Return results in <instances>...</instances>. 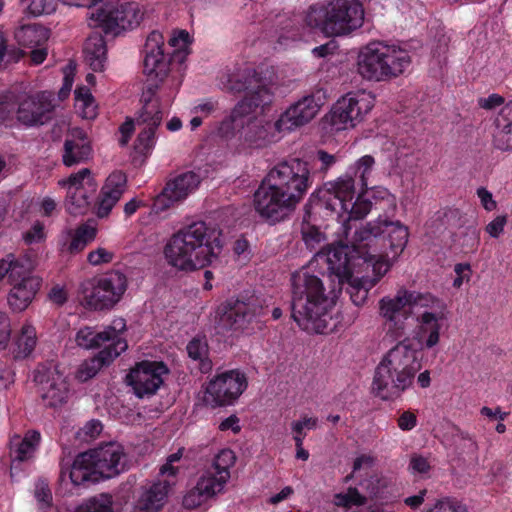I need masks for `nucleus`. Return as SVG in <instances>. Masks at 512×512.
Returning a JSON list of instances; mask_svg holds the SVG:
<instances>
[{
    "label": "nucleus",
    "mask_w": 512,
    "mask_h": 512,
    "mask_svg": "<svg viewBox=\"0 0 512 512\" xmlns=\"http://www.w3.org/2000/svg\"><path fill=\"white\" fill-rule=\"evenodd\" d=\"M345 235L348 244L328 247L324 254L329 270L343 284L354 273H360L364 265L370 266V286H375L404 251L409 231L399 221L378 217L358 226L351 236L349 230Z\"/></svg>",
    "instance_id": "f257e3e1"
},
{
    "label": "nucleus",
    "mask_w": 512,
    "mask_h": 512,
    "mask_svg": "<svg viewBox=\"0 0 512 512\" xmlns=\"http://www.w3.org/2000/svg\"><path fill=\"white\" fill-rule=\"evenodd\" d=\"M223 247L222 231L205 222H193L174 233L164 247L169 265L180 271H195L217 260Z\"/></svg>",
    "instance_id": "f03ea898"
},
{
    "label": "nucleus",
    "mask_w": 512,
    "mask_h": 512,
    "mask_svg": "<svg viewBox=\"0 0 512 512\" xmlns=\"http://www.w3.org/2000/svg\"><path fill=\"white\" fill-rule=\"evenodd\" d=\"M292 286L293 318L301 329L316 334L332 330L330 321L335 295L326 292L322 280L306 271H298L292 276Z\"/></svg>",
    "instance_id": "7ed1b4c3"
},
{
    "label": "nucleus",
    "mask_w": 512,
    "mask_h": 512,
    "mask_svg": "<svg viewBox=\"0 0 512 512\" xmlns=\"http://www.w3.org/2000/svg\"><path fill=\"white\" fill-rule=\"evenodd\" d=\"M422 368L421 351L404 338L389 349L378 364L373 383V392L383 400L399 397L409 389Z\"/></svg>",
    "instance_id": "20e7f679"
},
{
    "label": "nucleus",
    "mask_w": 512,
    "mask_h": 512,
    "mask_svg": "<svg viewBox=\"0 0 512 512\" xmlns=\"http://www.w3.org/2000/svg\"><path fill=\"white\" fill-rule=\"evenodd\" d=\"M53 94L32 92L20 86L0 91V124L24 127L43 125L53 111Z\"/></svg>",
    "instance_id": "39448f33"
},
{
    "label": "nucleus",
    "mask_w": 512,
    "mask_h": 512,
    "mask_svg": "<svg viewBox=\"0 0 512 512\" xmlns=\"http://www.w3.org/2000/svg\"><path fill=\"white\" fill-rule=\"evenodd\" d=\"M317 197L321 208L343 224L346 234L350 230V221L364 219L372 209V202L365 197L364 191L356 192V182L349 174L324 183L318 189Z\"/></svg>",
    "instance_id": "423d86ee"
},
{
    "label": "nucleus",
    "mask_w": 512,
    "mask_h": 512,
    "mask_svg": "<svg viewBox=\"0 0 512 512\" xmlns=\"http://www.w3.org/2000/svg\"><path fill=\"white\" fill-rule=\"evenodd\" d=\"M364 8L358 1L334 0L323 6H311L306 24L327 36H346L364 23Z\"/></svg>",
    "instance_id": "0eeeda50"
},
{
    "label": "nucleus",
    "mask_w": 512,
    "mask_h": 512,
    "mask_svg": "<svg viewBox=\"0 0 512 512\" xmlns=\"http://www.w3.org/2000/svg\"><path fill=\"white\" fill-rule=\"evenodd\" d=\"M143 72L151 82L148 86L158 88L167 105L176 97L182 80L171 74V54L165 52V38L159 31H152L143 49Z\"/></svg>",
    "instance_id": "6e6552de"
},
{
    "label": "nucleus",
    "mask_w": 512,
    "mask_h": 512,
    "mask_svg": "<svg viewBox=\"0 0 512 512\" xmlns=\"http://www.w3.org/2000/svg\"><path fill=\"white\" fill-rule=\"evenodd\" d=\"M8 277L11 285L8 303L15 311L25 310L38 292L41 279L33 274L31 263L12 254L0 259V281Z\"/></svg>",
    "instance_id": "1a4fd4ad"
},
{
    "label": "nucleus",
    "mask_w": 512,
    "mask_h": 512,
    "mask_svg": "<svg viewBox=\"0 0 512 512\" xmlns=\"http://www.w3.org/2000/svg\"><path fill=\"white\" fill-rule=\"evenodd\" d=\"M419 310L415 317L417 325L410 339L420 346V351L431 350L440 344L450 313L446 303L432 293H429Z\"/></svg>",
    "instance_id": "9d476101"
},
{
    "label": "nucleus",
    "mask_w": 512,
    "mask_h": 512,
    "mask_svg": "<svg viewBox=\"0 0 512 512\" xmlns=\"http://www.w3.org/2000/svg\"><path fill=\"white\" fill-rule=\"evenodd\" d=\"M224 88L234 91H247L242 101H248L254 107L265 105L272 99L273 91L278 85V77L273 70L258 74L251 68L237 69L233 73L223 75Z\"/></svg>",
    "instance_id": "9b49d317"
},
{
    "label": "nucleus",
    "mask_w": 512,
    "mask_h": 512,
    "mask_svg": "<svg viewBox=\"0 0 512 512\" xmlns=\"http://www.w3.org/2000/svg\"><path fill=\"white\" fill-rule=\"evenodd\" d=\"M279 190L300 203L312 185L309 164L299 158H293L274 166L266 178Z\"/></svg>",
    "instance_id": "f8f14e48"
},
{
    "label": "nucleus",
    "mask_w": 512,
    "mask_h": 512,
    "mask_svg": "<svg viewBox=\"0 0 512 512\" xmlns=\"http://www.w3.org/2000/svg\"><path fill=\"white\" fill-rule=\"evenodd\" d=\"M57 184L66 191L63 202L66 212L73 216L86 214L97 189L92 171L89 168H82L59 179Z\"/></svg>",
    "instance_id": "ddd939ff"
},
{
    "label": "nucleus",
    "mask_w": 512,
    "mask_h": 512,
    "mask_svg": "<svg viewBox=\"0 0 512 512\" xmlns=\"http://www.w3.org/2000/svg\"><path fill=\"white\" fill-rule=\"evenodd\" d=\"M145 15L144 7L136 2L115 8H99L89 17L91 27H101L106 32L118 33L140 25Z\"/></svg>",
    "instance_id": "4468645a"
},
{
    "label": "nucleus",
    "mask_w": 512,
    "mask_h": 512,
    "mask_svg": "<svg viewBox=\"0 0 512 512\" xmlns=\"http://www.w3.org/2000/svg\"><path fill=\"white\" fill-rule=\"evenodd\" d=\"M247 388V378L239 370H230L211 379L204 391L205 405L216 408L233 404Z\"/></svg>",
    "instance_id": "2eb2a0df"
},
{
    "label": "nucleus",
    "mask_w": 512,
    "mask_h": 512,
    "mask_svg": "<svg viewBox=\"0 0 512 512\" xmlns=\"http://www.w3.org/2000/svg\"><path fill=\"white\" fill-rule=\"evenodd\" d=\"M298 203L284 191L279 190L267 179L259 186L254 194V208L259 216L271 223H276L288 217Z\"/></svg>",
    "instance_id": "dca6fc26"
},
{
    "label": "nucleus",
    "mask_w": 512,
    "mask_h": 512,
    "mask_svg": "<svg viewBox=\"0 0 512 512\" xmlns=\"http://www.w3.org/2000/svg\"><path fill=\"white\" fill-rule=\"evenodd\" d=\"M430 292H419L400 288L394 296H385L379 300V314L386 321L391 323L389 331L396 337L405 333L404 321L397 320L399 313L405 308H420Z\"/></svg>",
    "instance_id": "f3484780"
},
{
    "label": "nucleus",
    "mask_w": 512,
    "mask_h": 512,
    "mask_svg": "<svg viewBox=\"0 0 512 512\" xmlns=\"http://www.w3.org/2000/svg\"><path fill=\"white\" fill-rule=\"evenodd\" d=\"M324 101L320 95H306L290 105L278 118L274 128L278 133H287L306 125L319 113Z\"/></svg>",
    "instance_id": "a211bd4d"
},
{
    "label": "nucleus",
    "mask_w": 512,
    "mask_h": 512,
    "mask_svg": "<svg viewBox=\"0 0 512 512\" xmlns=\"http://www.w3.org/2000/svg\"><path fill=\"white\" fill-rule=\"evenodd\" d=\"M167 373L168 369L162 362L142 361L130 371L127 380L135 394L142 398L156 393Z\"/></svg>",
    "instance_id": "6ab92c4d"
},
{
    "label": "nucleus",
    "mask_w": 512,
    "mask_h": 512,
    "mask_svg": "<svg viewBox=\"0 0 512 512\" xmlns=\"http://www.w3.org/2000/svg\"><path fill=\"white\" fill-rule=\"evenodd\" d=\"M126 330L125 319L115 318L103 330L85 326L80 328L75 335V343L78 347L91 350L97 349L105 343H110L106 348H114L118 341H125L121 335Z\"/></svg>",
    "instance_id": "aec40b11"
},
{
    "label": "nucleus",
    "mask_w": 512,
    "mask_h": 512,
    "mask_svg": "<svg viewBox=\"0 0 512 512\" xmlns=\"http://www.w3.org/2000/svg\"><path fill=\"white\" fill-rule=\"evenodd\" d=\"M86 453L98 480L112 478L124 470V450L117 443H108Z\"/></svg>",
    "instance_id": "412c9836"
},
{
    "label": "nucleus",
    "mask_w": 512,
    "mask_h": 512,
    "mask_svg": "<svg viewBox=\"0 0 512 512\" xmlns=\"http://www.w3.org/2000/svg\"><path fill=\"white\" fill-rule=\"evenodd\" d=\"M220 325L232 330H245L256 318L264 314V309L257 301H234L219 309Z\"/></svg>",
    "instance_id": "4be33fe9"
},
{
    "label": "nucleus",
    "mask_w": 512,
    "mask_h": 512,
    "mask_svg": "<svg viewBox=\"0 0 512 512\" xmlns=\"http://www.w3.org/2000/svg\"><path fill=\"white\" fill-rule=\"evenodd\" d=\"M200 179L194 172H187L168 182L163 191L154 199L152 210L160 213L174 203L185 199L196 190Z\"/></svg>",
    "instance_id": "5701e85b"
},
{
    "label": "nucleus",
    "mask_w": 512,
    "mask_h": 512,
    "mask_svg": "<svg viewBox=\"0 0 512 512\" xmlns=\"http://www.w3.org/2000/svg\"><path fill=\"white\" fill-rule=\"evenodd\" d=\"M41 398L47 406L58 407L67 402L70 389L67 377L57 369H49L37 377Z\"/></svg>",
    "instance_id": "b1692460"
},
{
    "label": "nucleus",
    "mask_w": 512,
    "mask_h": 512,
    "mask_svg": "<svg viewBox=\"0 0 512 512\" xmlns=\"http://www.w3.org/2000/svg\"><path fill=\"white\" fill-rule=\"evenodd\" d=\"M383 42H371L361 49L357 60L359 75L369 81H386Z\"/></svg>",
    "instance_id": "393cba45"
},
{
    "label": "nucleus",
    "mask_w": 512,
    "mask_h": 512,
    "mask_svg": "<svg viewBox=\"0 0 512 512\" xmlns=\"http://www.w3.org/2000/svg\"><path fill=\"white\" fill-rule=\"evenodd\" d=\"M92 156L93 149L87 133L79 128L70 129L63 143V164L72 167L89 161Z\"/></svg>",
    "instance_id": "a878e982"
},
{
    "label": "nucleus",
    "mask_w": 512,
    "mask_h": 512,
    "mask_svg": "<svg viewBox=\"0 0 512 512\" xmlns=\"http://www.w3.org/2000/svg\"><path fill=\"white\" fill-rule=\"evenodd\" d=\"M273 142L274 138L269 132V125L255 120L242 127L236 149L238 153L250 154L254 150L263 149Z\"/></svg>",
    "instance_id": "bb28decb"
},
{
    "label": "nucleus",
    "mask_w": 512,
    "mask_h": 512,
    "mask_svg": "<svg viewBox=\"0 0 512 512\" xmlns=\"http://www.w3.org/2000/svg\"><path fill=\"white\" fill-rule=\"evenodd\" d=\"M142 108L136 117L139 125L158 127L161 124L164 110L170 105L165 104L158 88L147 86L141 97Z\"/></svg>",
    "instance_id": "cd10ccee"
},
{
    "label": "nucleus",
    "mask_w": 512,
    "mask_h": 512,
    "mask_svg": "<svg viewBox=\"0 0 512 512\" xmlns=\"http://www.w3.org/2000/svg\"><path fill=\"white\" fill-rule=\"evenodd\" d=\"M127 347L126 341H118L114 348H104L96 356L83 361L79 365L75 374L76 378L81 382L91 379L104 366L110 365Z\"/></svg>",
    "instance_id": "c85d7f7f"
},
{
    "label": "nucleus",
    "mask_w": 512,
    "mask_h": 512,
    "mask_svg": "<svg viewBox=\"0 0 512 512\" xmlns=\"http://www.w3.org/2000/svg\"><path fill=\"white\" fill-rule=\"evenodd\" d=\"M96 481L98 477L86 452L78 455L70 467L61 469L60 483L67 488L69 485L79 487L86 482Z\"/></svg>",
    "instance_id": "c756f323"
},
{
    "label": "nucleus",
    "mask_w": 512,
    "mask_h": 512,
    "mask_svg": "<svg viewBox=\"0 0 512 512\" xmlns=\"http://www.w3.org/2000/svg\"><path fill=\"white\" fill-rule=\"evenodd\" d=\"M323 123L331 133H340L356 128L359 123L341 96L323 118Z\"/></svg>",
    "instance_id": "7c9ffc66"
},
{
    "label": "nucleus",
    "mask_w": 512,
    "mask_h": 512,
    "mask_svg": "<svg viewBox=\"0 0 512 512\" xmlns=\"http://www.w3.org/2000/svg\"><path fill=\"white\" fill-rule=\"evenodd\" d=\"M492 145L502 152L512 151V101L502 106L495 119Z\"/></svg>",
    "instance_id": "2f4dec72"
},
{
    "label": "nucleus",
    "mask_w": 512,
    "mask_h": 512,
    "mask_svg": "<svg viewBox=\"0 0 512 512\" xmlns=\"http://www.w3.org/2000/svg\"><path fill=\"white\" fill-rule=\"evenodd\" d=\"M40 433L28 431L23 437L14 435L10 440L11 476L17 463L29 460L40 443Z\"/></svg>",
    "instance_id": "473e14b6"
},
{
    "label": "nucleus",
    "mask_w": 512,
    "mask_h": 512,
    "mask_svg": "<svg viewBox=\"0 0 512 512\" xmlns=\"http://www.w3.org/2000/svg\"><path fill=\"white\" fill-rule=\"evenodd\" d=\"M97 234V223L94 220H88L79 224L75 229L67 231L64 248L69 254H78L96 239Z\"/></svg>",
    "instance_id": "72a5a7b5"
},
{
    "label": "nucleus",
    "mask_w": 512,
    "mask_h": 512,
    "mask_svg": "<svg viewBox=\"0 0 512 512\" xmlns=\"http://www.w3.org/2000/svg\"><path fill=\"white\" fill-rule=\"evenodd\" d=\"M383 57L386 80L402 75L411 64V57L408 51L396 45L383 43Z\"/></svg>",
    "instance_id": "f704fd0d"
},
{
    "label": "nucleus",
    "mask_w": 512,
    "mask_h": 512,
    "mask_svg": "<svg viewBox=\"0 0 512 512\" xmlns=\"http://www.w3.org/2000/svg\"><path fill=\"white\" fill-rule=\"evenodd\" d=\"M342 97L359 124L365 121L376 102L375 95L364 89L348 92Z\"/></svg>",
    "instance_id": "c9c22d12"
},
{
    "label": "nucleus",
    "mask_w": 512,
    "mask_h": 512,
    "mask_svg": "<svg viewBox=\"0 0 512 512\" xmlns=\"http://www.w3.org/2000/svg\"><path fill=\"white\" fill-rule=\"evenodd\" d=\"M81 295L82 303L91 310L110 309L114 306L97 279L82 284Z\"/></svg>",
    "instance_id": "e433bc0d"
},
{
    "label": "nucleus",
    "mask_w": 512,
    "mask_h": 512,
    "mask_svg": "<svg viewBox=\"0 0 512 512\" xmlns=\"http://www.w3.org/2000/svg\"><path fill=\"white\" fill-rule=\"evenodd\" d=\"M84 57L92 70L103 71L106 62V44L100 34L95 33L87 38L84 45Z\"/></svg>",
    "instance_id": "4c0bfd02"
},
{
    "label": "nucleus",
    "mask_w": 512,
    "mask_h": 512,
    "mask_svg": "<svg viewBox=\"0 0 512 512\" xmlns=\"http://www.w3.org/2000/svg\"><path fill=\"white\" fill-rule=\"evenodd\" d=\"M97 280L114 305L121 300L128 287L126 275L118 270L111 271Z\"/></svg>",
    "instance_id": "58836bf2"
},
{
    "label": "nucleus",
    "mask_w": 512,
    "mask_h": 512,
    "mask_svg": "<svg viewBox=\"0 0 512 512\" xmlns=\"http://www.w3.org/2000/svg\"><path fill=\"white\" fill-rule=\"evenodd\" d=\"M19 45L27 48L43 46L49 39V31L40 25L22 26L15 33Z\"/></svg>",
    "instance_id": "ea45409f"
},
{
    "label": "nucleus",
    "mask_w": 512,
    "mask_h": 512,
    "mask_svg": "<svg viewBox=\"0 0 512 512\" xmlns=\"http://www.w3.org/2000/svg\"><path fill=\"white\" fill-rule=\"evenodd\" d=\"M256 107L248 101H240L230 115L227 116L219 125V132L222 136L231 135L239 126L243 125V118L254 111Z\"/></svg>",
    "instance_id": "a19ab883"
},
{
    "label": "nucleus",
    "mask_w": 512,
    "mask_h": 512,
    "mask_svg": "<svg viewBox=\"0 0 512 512\" xmlns=\"http://www.w3.org/2000/svg\"><path fill=\"white\" fill-rule=\"evenodd\" d=\"M37 344L35 327L30 323H24L15 337V355L18 358L29 356Z\"/></svg>",
    "instance_id": "79ce46f5"
},
{
    "label": "nucleus",
    "mask_w": 512,
    "mask_h": 512,
    "mask_svg": "<svg viewBox=\"0 0 512 512\" xmlns=\"http://www.w3.org/2000/svg\"><path fill=\"white\" fill-rule=\"evenodd\" d=\"M376 164L375 158L371 155H364L358 158L353 164H351L344 174L352 175V177L359 178L362 191L365 192L368 186L369 177Z\"/></svg>",
    "instance_id": "37998d69"
},
{
    "label": "nucleus",
    "mask_w": 512,
    "mask_h": 512,
    "mask_svg": "<svg viewBox=\"0 0 512 512\" xmlns=\"http://www.w3.org/2000/svg\"><path fill=\"white\" fill-rule=\"evenodd\" d=\"M168 43L173 49L172 56L178 62H183L190 53L192 39L187 31L175 30L172 32Z\"/></svg>",
    "instance_id": "c03bdc74"
},
{
    "label": "nucleus",
    "mask_w": 512,
    "mask_h": 512,
    "mask_svg": "<svg viewBox=\"0 0 512 512\" xmlns=\"http://www.w3.org/2000/svg\"><path fill=\"white\" fill-rule=\"evenodd\" d=\"M75 108L82 118L96 117L97 105L89 89L80 87L75 91Z\"/></svg>",
    "instance_id": "a18cd8bd"
},
{
    "label": "nucleus",
    "mask_w": 512,
    "mask_h": 512,
    "mask_svg": "<svg viewBox=\"0 0 512 512\" xmlns=\"http://www.w3.org/2000/svg\"><path fill=\"white\" fill-rule=\"evenodd\" d=\"M228 481L229 480L221 477L220 475H217L215 472L207 471L199 477L197 483L208 496V498L212 499L224 491Z\"/></svg>",
    "instance_id": "49530a36"
},
{
    "label": "nucleus",
    "mask_w": 512,
    "mask_h": 512,
    "mask_svg": "<svg viewBox=\"0 0 512 512\" xmlns=\"http://www.w3.org/2000/svg\"><path fill=\"white\" fill-rule=\"evenodd\" d=\"M236 454L229 448L221 449L214 457L212 468L217 475L229 480L231 477L230 469L236 463Z\"/></svg>",
    "instance_id": "de8ad7c7"
},
{
    "label": "nucleus",
    "mask_w": 512,
    "mask_h": 512,
    "mask_svg": "<svg viewBox=\"0 0 512 512\" xmlns=\"http://www.w3.org/2000/svg\"><path fill=\"white\" fill-rule=\"evenodd\" d=\"M372 281L373 278L361 283L358 279L353 278V276H351L350 280H344V283L346 282L349 285L348 292L352 302L356 306L363 305L367 300L369 289L373 287L370 286Z\"/></svg>",
    "instance_id": "09e8293b"
},
{
    "label": "nucleus",
    "mask_w": 512,
    "mask_h": 512,
    "mask_svg": "<svg viewBox=\"0 0 512 512\" xmlns=\"http://www.w3.org/2000/svg\"><path fill=\"white\" fill-rule=\"evenodd\" d=\"M75 512H113L112 498L107 494L92 497L77 507Z\"/></svg>",
    "instance_id": "8fccbe9b"
},
{
    "label": "nucleus",
    "mask_w": 512,
    "mask_h": 512,
    "mask_svg": "<svg viewBox=\"0 0 512 512\" xmlns=\"http://www.w3.org/2000/svg\"><path fill=\"white\" fill-rule=\"evenodd\" d=\"M366 500V497L362 495L356 488L350 487L346 492L335 494L333 503L337 507L349 509L352 506L364 505Z\"/></svg>",
    "instance_id": "3c124183"
},
{
    "label": "nucleus",
    "mask_w": 512,
    "mask_h": 512,
    "mask_svg": "<svg viewBox=\"0 0 512 512\" xmlns=\"http://www.w3.org/2000/svg\"><path fill=\"white\" fill-rule=\"evenodd\" d=\"M114 258V251L103 246H98L87 254V262L92 266L109 264Z\"/></svg>",
    "instance_id": "603ef678"
},
{
    "label": "nucleus",
    "mask_w": 512,
    "mask_h": 512,
    "mask_svg": "<svg viewBox=\"0 0 512 512\" xmlns=\"http://www.w3.org/2000/svg\"><path fill=\"white\" fill-rule=\"evenodd\" d=\"M208 500V496L204 493L202 488L196 482V485L191 488L183 497V505L188 509H195L202 504L206 503Z\"/></svg>",
    "instance_id": "864d4df0"
},
{
    "label": "nucleus",
    "mask_w": 512,
    "mask_h": 512,
    "mask_svg": "<svg viewBox=\"0 0 512 512\" xmlns=\"http://www.w3.org/2000/svg\"><path fill=\"white\" fill-rule=\"evenodd\" d=\"M119 199L118 193L113 194L110 191H104V188H102L101 196L96 208L97 216L99 218L107 217Z\"/></svg>",
    "instance_id": "5fc2aeb1"
},
{
    "label": "nucleus",
    "mask_w": 512,
    "mask_h": 512,
    "mask_svg": "<svg viewBox=\"0 0 512 512\" xmlns=\"http://www.w3.org/2000/svg\"><path fill=\"white\" fill-rule=\"evenodd\" d=\"M157 127L146 126L138 135L135 148L143 154L148 153L155 144V130Z\"/></svg>",
    "instance_id": "6e6d98bb"
},
{
    "label": "nucleus",
    "mask_w": 512,
    "mask_h": 512,
    "mask_svg": "<svg viewBox=\"0 0 512 512\" xmlns=\"http://www.w3.org/2000/svg\"><path fill=\"white\" fill-rule=\"evenodd\" d=\"M126 182V176L122 172L116 171L109 175L102 188H104V191H110L113 194L118 193V197L121 198Z\"/></svg>",
    "instance_id": "4d7b16f0"
},
{
    "label": "nucleus",
    "mask_w": 512,
    "mask_h": 512,
    "mask_svg": "<svg viewBox=\"0 0 512 512\" xmlns=\"http://www.w3.org/2000/svg\"><path fill=\"white\" fill-rule=\"evenodd\" d=\"M57 0H28L27 10L31 15L50 14L56 10Z\"/></svg>",
    "instance_id": "13d9d810"
},
{
    "label": "nucleus",
    "mask_w": 512,
    "mask_h": 512,
    "mask_svg": "<svg viewBox=\"0 0 512 512\" xmlns=\"http://www.w3.org/2000/svg\"><path fill=\"white\" fill-rule=\"evenodd\" d=\"M318 420L315 417H303L291 423V429L294 437H300L301 440L305 438V430H313L317 427Z\"/></svg>",
    "instance_id": "bf43d9fd"
},
{
    "label": "nucleus",
    "mask_w": 512,
    "mask_h": 512,
    "mask_svg": "<svg viewBox=\"0 0 512 512\" xmlns=\"http://www.w3.org/2000/svg\"><path fill=\"white\" fill-rule=\"evenodd\" d=\"M430 469L431 464L428 458L419 454H413L410 457L408 470L412 475H426Z\"/></svg>",
    "instance_id": "052dcab7"
},
{
    "label": "nucleus",
    "mask_w": 512,
    "mask_h": 512,
    "mask_svg": "<svg viewBox=\"0 0 512 512\" xmlns=\"http://www.w3.org/2000/svg\"><path fill=\"white\" fill-rule=\"evenodd\" d=\"M302 238L306 245L314 248L316 244L325 240L324 234L315 226L304 223L301 228Z\"/></svg>",
    "instance_id": "680f3d73"
},
{
    "label": "nucleus",
    "mask_w": 512,
    "mask_h": 512,
    "mask_svg": "<svg viewBox=\"0 0 512 512\" xmlns=\"http://www.w3.org/2000/svg\"><path fill=\"white\" fill-rule=\"evenodd\" d=\"M23 239L27 244L41 243L46 239L45 226L40 221H36L31 228L23 235Z\"/></svg>",
    "instance_id": "e2e57ef3"
},
{
    "label": "nucleus",
    "mask_w": 512,
    "mask_h": 512,
    "mask_svg": "<svg viewBox=\"0 0 512 512\" xmlns=\"http://www.w3.org/2000/svg\"><path fill=\"white\" fill-rule=\"evenodd\" d=\"M432 512H467V509L459 501L445 498L435 504Z\"/></svg>",
    "instance_id": "0e129e2a"
},
{
    "label": "nucleus",
    "mask_w": 512,
    "mask_h": 512,
    "mask_svg": "<svg viewBox=\"0 0 512 512\" xmlns=\"http://www.w3.org/2000/svg\"><path fill=\"white\" fill-rule=\"evenodd\" d=\"M35 497L39 503L40 509H47L50 507L52 502V494L48 485L44 481H40L37 483L35 488Z\"/></svg>",
    "instance_id": "69168bd1"
},
{
    "label": "nucleus",
    "mask_w": 512,
    "mask_h": 512,
    "mask_svg": "<svg viewBox=\"0 0 512 512\" xmlns=\"http://www.w3.org/2000/svg\"><path fill=\"white\" fill-rule=\"evenodd\" d=\"M506 224L507 216L498 215L486 225L485 231L491 238H498L503 234Z\"/></svg>",
    "instance_id": "338daca9"
},
{
    "label": "nucleus",
    "mask_w": 512,
    "mask_h": 512,
    "mask_svg": "<svg viewBox=\"0 0 512 512\" xmlns=\"http://www.w3.org/2000/svg\"><path fill=\"white\" fill-rule=\"evenodd\" d=\"M38 211L43 217H52L58 211V202L51 196H45L38 202Z\"/></svg>",
    "instance_id": "774afa93"
}]
</instances>
